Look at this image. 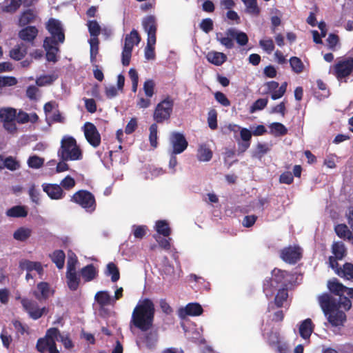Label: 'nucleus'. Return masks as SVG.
<instances>
[{
  "instance_id": "1",
  "label": "nucleus",
  "mask_w": 353,
  "mask_h": 353,
  "mask_svg": "<svg viewBox=\"0 0 353 353\" xmlns=\"http://www.w3.org/2000/svg\"><path fill=\"white\" fill-rule=\"evenodd\" d=\"M154 314V304L151 299L145 298L139 301L132 313L130 328L134 327L141 332L150 331L153 327Z\"/></svg>"
},
{
  "instance_id": "2",
  "label": "nucleus",
  "mask_w": 353,
  "mask_h": 353,
  "mask_svg": "<svg viewBox=\"0 0 353 353\" xmlns=\"http://www.w3.org/2000/svg\"><path fill=\"white\" fill-rule=\"evenodd\" d=\"M57 154L62 161H77L83 157L82 151L72 137H65L62 139Z\"/></svg>"
},
{
  "instance_id": "3",
  "label": "nucleus",
  "mask_w": 353,
  "mask_h": 353,
  "mask_svg": "<svg viewBox=\"0 0 353 353\" xmlns=\"http://www.w3.org/2000/svg\"><path fill=\"white\" fill-rule=\"evenodd\" d=\"M173 108V99L170 96H167L157 105L153 113L154 121L157 123H163L168 121L172 115Z\"/></svg>"
},
{
  "instance_id": "4",
  "label": "nucleus",
  "mask_w": 353,
  "mask_h": 353,
  "mask_svg": "<svg viewBox=\"0 0 353 353\" xmlns=\"http://www.w3.org/2000/svg\"><path fill=\"white\" fill-rule=\"evenodd\" d=\"M70 201L78 204L89 213L93 212L97 208V202L94 194L85 190H80L76 192L71 196Z\"/></svg>"
},
{
  "instance_id": "5",
  "label": "nucleus",
  "mask_w": 353,
  "mask_h": 353,
  "mask_svg": "<svg viewBox=\"0 0 353 353\" xmlns=\"http://www.w3.org/2000/svg\"><path fill=\"white\" fill-rule=\"evenodd\" d=\"M21 303L23 310L28 314L29 316L34 320L40 319L43 314H46L48 312V307H39L35 301L28 298L21 299Z\"/></svg>"
},
{
  "instance_id": "6",
  "label": "nucleus",
  "mask_w": 353,
  "mask_h": 353,
  "mask_svg": "<svg viewBox=\"0 0 353 353\" xmlns=\"http://www.w3.org/2000/svg\"><path fill=\"white\" fill-rule=\"evenodd\" d=\"M169 140L172 145L171 152L174 154H181L188 146V142L184 134L179 132H171Z\"/></svg>"
},
{
  "instance_id": "7",
  "label": "nucleus",
  "mask_w": 353,
  "mask_h": 353,
  "mask_svg": "<svg viewBox=\"0 0 353 353\" xmlns=\"http://www.w3.org/2000/svg\"><path fill=\"white\" fill-rule=\"evenodd\" d=\"M353 72V57H347L339 61L334 67V72L338 80L351 74Z\"/></svg>"
},
{
  "instance_id": "8",
  "label": "nucleus",
  "mask_w": 353,
  "mask_h": 353,
  "mask_svg": "<svg viewBox=\"0 0 353 353\" xmlns=\"http://www.w3.org/2000/svg\"><path fill=\"white\" fill-rule=\"evenodd\" d=\"M281 259L287 263L295 264L302 258V250L299 246H288L280 252Z\"/></svg>"
},
{
  "instance_id": "9",
  "label": "nucleus",
  "mask_w": 353,
  "mask_h": 353,
  "mask_svg": "<svg viewBox=\"0 0 353 353\" xmlns=\"http://www.w3.org/2000/svg\"><path fill=\"white\" fill-rule=\"evenodd\" d=\"M46 29L51 34L46 38H53L56 41L63 43L65 41V34L61 22L54 18H50L46 23Z\"/></svg>"
},
{
  "instance_id": "10",
  "label": "nucleus",
  "mask_w": 353,
  "mask_h": 353,
  "mask_svg": "<svg viewBox=\"0 0 353 353\" xmlns=\"http://www.w3.org/2000/svg\"><path fill=\"white\" fill-rule=\"evenodd\" d=\"M84 135L87 141L94 148L101 143V135L97 127L90 122H86L83 126Z\"/></svg>"
},
{
  "instance_id": "11",
  "label": "nucleus",
  "mask_w": 353,
  "mask_h": 353,
  "mask_svg": "<svg viewBox=\"0 0 353 353\" xmlns=\"http://www.w3.org/2000/svg\"><path fill=\"white\" fill-rule=\"evenodd\" d=\"M59 43L60 42L56 41L53 38H45L43 46L46 52V58L48 61L56 63L58 61L57 54L59 50Z\"/></svg>"
},
{
  "instance_id": "12",
  "label": "nucleus",
  "mask_w": 353,
  "mask_h": 353,
  "mask_svg": "<svg viewBox=\"0 0 353 353\" xmlns=\"http://www.w3.org/2000/svg\"><path fill=\"white\" fill-rule=\"evenodd\" d=\"M319 305L324 312L327 315L331 312L337 310V299L328 293H324L319 296Z\"/></svg>"
},
{
  "instance_id": "13",
  "label": "nucleus",
  "mask_w": 353,
  "mask_h": 353,
  "mask_svg": "<svg viewBox=\"0 0 353 353\" xmlns=\"http://www.w3.org/2000/svg\"><path fill=\"white\" fill-rule=\"evenodd\" d=\"M37 300L41 302L47 300L51 295L54 294V290L50 289L48 283L41 281L37 285V290L32 292Z\"/></svg>"
},
{
  "instance_id": "14",
  "label": "nucleus",
  "mask_w": 353,
  "mask_h": 353,
  "mask_svg": "<svg viewBox=\"0 0 353 353\" xmlns=\"http://www.w3.org/2000/svg\"><path fill=\"white\" fill-rule=\"evenodd\" d=\"M142 25L144 30L147 32V39H157V22L155 17L152 15L147 16L143 19Z\"/></svg>"
},
{
  "instance_id": "15",
  "label": "nucleus",
  "mask_w": 353,
  "mask_h": 353,
  "mask_svg": "<svg viewBox=\"0 0 353 353\" xmlns=\"http://www.w3.org/2000/svg\"><path fill=\"white\" fill-rule=\"evenodd\" d=\"M42 186L43 191L51 199H61L65 195L62 188L58 184H43Z\"/></svg>"
},
{
  "instance_id": "16",
  "label": "nucleus",
  "mask_w": 353,
  "mask_h": 353,
  "mask_svg": "<svg viewBox=\"0 0 353 353\" xmlns=\"http://www.w3.org/2000/svg\"><path fill=\"white\" fill-rule=\"evenodd\" d=\"M38 29L35 26H28L19 32V37L26 42L34 44V39L38 35Z\"/></svg>"
},
{
  "instance_id": "17",
  "label": "nucleus",
  "mask_w": 353,
  "mask_h": 353,
  "mask_svg": "<svg viewBox=\"0 0 353 353\" xmlns=\"http://www.w3.org/2000/svg\"><path fill=\"white\" fill-rule=\"evenodd\" d=\"M203 312V307L198 303H190L183 308H181L179 314L181 316H199Z\"/></svg>"
},
{
  "instance_id": "18",
  "label": "nucleus",
  "mask_w": 353,
  "mask_h": 353,
  "mask_svg": "<svg viewBox=\"0 0 353 353\" xmlns=\"http://www.w3.org/2000/svg\"><path fill=\"white\" fill-rule=\"evenodd\" d=\"M19 268L26 270L27 272L35 270L41 276L43 274V268L40 262L32 261L28 259L19 262Z\"/></svg>"
},
{
  "instance_id": "19",
  "label": "nucleus",
  "mask_w": 353,
  "mask_h": 353,
  "mask_svg": "<svg viewBox=\"0 0 353 353\" xmlns=\"http://www.w3.org/2000/svg\"><path fill=\"white\" fill-rule=\"evenodd\" d=\"M240 137L243 142L239 143L238 152H245L250 146V141L252 139V132L248 128H243L240 130Z\"/></svg>"
},
{
  "instance_id": "20",
  "label": "nucleus",
  "mask_w": 353,
  "mask_h": 353,
  "mask_svg": "<svg viewBox=\"0 0 353 353\" xmlns=\"http://www.w3.org/2000/svg\"><path fill=\"white\" fill-rule=\"evenodd\" d=\"M327 316L328 322L333 327L343 325L344 322L346 321V314L344 312L339 310L331 312Z\"/></svg>"
},
{
  "instance_id": "21",
  "label": "nucleus",
  "mask_w": 353,
  "mask_h": 353,
  "mask_svg": "<svg viewBox=\"0 0 353 353\" xmlns=\"http://www.w3.org/2000/svg\"><path fill=\"white\" fill-rule=\"evenodd\" d=\"M314 329V325L310 319H306L301 322L299 332L303 339H309Z\"/></svg>"
},
{
  "instance_id": "22",
  "label": "nucleus",
  "mask_w": 353,
  "mask_h": 353,
  "mask_svg": "<svg viewBox=\"0 0 353 353\" xmlns=\"http://www.w3.org/2000/svg\"><path fill=\"white\" fill-rule=\"evenodd\" d=\"M207 60L212 64L220 66L227 61V56L216 51H210L206 55Z\"/></svg>"
},
{
  "instance_id": "23",
  "label": "nucleus",
  "mask_w": 353,
  "mask_h": 353,
  "mask_svg": "<svg viewBox=\"0 0 353 353\" xmlns=\"http://www.w3.org/2000/svg\"><path fill=\"white\" fill-rule=\"evenodd\" d=\"M22 0H4L0 4L1 10L4 12L14 13L21 6Z\"/></svg>"
},
{
  "instance_id": "24",
  "label": "nucleus",
  "mask_w": 353,
  "mask_h": 353,
  "mask_svg": "<svg viewBox=\"0 0 353 353\" xmlns=\"http://www.w3.org/2000/svg\"><path fill=\"white\" fill-rule=\"evenodd\" d=\"M334 231L339 238L351 241L353 244L352 232L345 224L336 225Z\"/></svg>"
},
{
  "instance_id": "25",
  "label": "nucleus",
  "mask_w": 353,
  "mask_h": 353,
  "mask_svg": "<svg viewBox=\"0 0 353 353\" xmlns=\"http://www.w3.org/2000/svg\"><path fill=\"white\" fill-rule=\"evenodd\" d=\"M290 274L287 271L282 270L276 268H275L272 271V279L274 280V283L278 285L281 284V285L286 287V278Z\"/></svg>"
},
{
  "instance_id": "26",
  "label": "nucleus",
  "mask_w": 353,
  "mask_h": 353,
  "mask_svg": "<svg viewBox=\"0 0 353 353\" xmlns=\"http://www.w3.org/2000/svg\"><path fill=\"white\" fill-rule=\"evenodd\" d=\"M98 272L93 264H89L81 270V275L85 282L94 280L97 276Z\"/></svg>"
},
{
  "instance_id": "27",
  "label": "nucleus",
  "mask_w": 353,
  "mask_h": 353,
  "mask_svg": "<svg viewBox=\"0 0 353 353\" xmlns=\"http://www.w3.org/2000/svg\"><path fill=\"white\" fill-rule=\"evenodd\" d=\"M28 47L23 43L15 46L10 51V56L12 59L19 61L27 54Z\"/></svg>"
},
{
  "instance_id": "28",
  "label": "nucleus",
  "mask_w": 353,
  "mask_h": 353,
  "mask_svg": "<svg viewBox=\"0 0 353 353\" xmlns=\"http://www.w3.org/2000/svg\"><path fill=\"white\" fill-rule=\"evenodd\" d=\"M216 39L227 49H232L234 46V38L228 35V29L225 33L216 32Z\"/></svg>"
},
{
  "instance_id": "29",
  "label": "nucleus",
  "mask_w": 353,
  "mask_h": 353,
  "mask_svg": "<svg viewBox=\"0 0 353 353\" xmlns=\"http://www.w3.org/2000/svg\"><path fill=\"white\" fill-rule=\"evenodd\" d=\"M327 288L332 293L339 296L343 295L345 292V289H347V287L341 283L336 278L328 281Z\"/></svg>"
},
{
  "instance_id": "30",
  "label": "nucleus",
  "mask_w": 353,
  "mask_h": 353,
  "mask_svg": "<svg viewBox=\"0 0 353 353\" xmlns=\"http://www.w3.org/2000/svg\"><path fill=\"white\" fill-rule=\"evenodd\" d=\"M66 279L70 290L72 291L77 290L80 283V276L77 274V270L67 271Z\"/></svg>"
},
{
  "instance_id": "31",
  "label": "nucleus",
  "mask_w": 353,
  "mask_h": 353,
  "mask_svg": "<svg viewBox=\"0 0 353 353\" xmlns=\"http://www.w3.org/2000/svg\"><path fill=\"white\" fill-rule=\"evenodd\" d=\"M228 34L236 39L240 46H245L248 42V37L243 32H239L235 28H230L228 29Z\"/></svg>"
},
{
  "instance_id": "32",
  "label": "nucleus",
  "mask_w": 353,
  "mask_h": 353,
  "mask_svg": "<svg viewBox=\"0 0 353 353\" xmlns=\"http://www.w3.org/2000/svg\"><path fill=\"white\" fill-rule=\"evenodd\" d=\"M272 277L266 278L263 281V291L268 299H270L274 294L275 290L278 288Z\"/></svg>"
},
{
  "instance_id": "33",
  "label": "nucleus",
  "mask_w": 353,
  "mask_h": 353,
  "mask_svg": "<svg viewBox=\"0 0 353 353\" xmlns=\"http://www.w3.org/2000/svg\"><path fill=\"white\" fill-rule=\"evenodd\" d=\"M6 214L9 217L23 218L27 216L28 211L25 206L15 205L8 209Z\"/></svg>"
},
{
  "instance_id": "34",
  "label": "nucleus",
  "mask_w": 353,
  "mask_h": 353,
  "mask_svg": "<svg viewBox=\"0 0 353 353\" xmlns=\"http://www.w3.org/2000/svg\"><path fill=\"white\" fill-rule=\"evenodd\" d=\"M52 261L55 263L59 269H62L65 263V254L61 250H56L52 254H50Z\"/></svg>"
},
{
  "instance_id": "35",
  "label": "nucleus",
  "mask_w": 353,
  "mask_h": 353,
  "mask_svg": "<svg viewBox=\"0 0 353 353\" xmlns=\"http://www.w3.org/2000/svg\"><path fill=\"white\" fill-rule=\"evenodd\" d=\"M141 41V37L136 30H132L129 34H127L125 38V43L123 47H128L133 49L134 45L139 44Z\"/></svg>"
},
{
  "instance_id": "36",
  "label": "nucleus",
  "mask_w": 353,
  "mask_h": 353,
  "mask_svg": "<svg viewBox=\"0 0 353 353\" xmlns=\"http://www.w3.org/2000/svg\"><path fill=\"white\" fill-rule=\"evenodd\" d=\"M105 274L106 276H110L111 281L114 283L117 282L120 279L119 270L117 265L113 262H110L107 264Z\"/></svg>"
},
{
  "instance_id": "37",
  "label": "nucleus",
  "mask_w": 353,
  "mask_h": 353,
  "mask_svg": "<svg viewBox=\"0 0 353 353\" xmlns=\"http://www.w3.org/2000/svg\"><path fill=\"white\" fill-rule=\"evenodd\" d=\"M196 156L200 161H209L212 157V152L205 144H202L198 149Z\"/></svg>"
},
{
  "instance_id": "38",
  "label": "nucleus",
  "mask_w": 353,
  "mask_h": 353,
  "mask_svg": "<svg viewBox=\"0 0 353 353\" xmlns=\"http://www.w3.org/2000/svg\"><path fill=\"white\" fill-rule=\"evenodd\" d=\"M94 299L101 307L109 305L112 303V298L107 291L97 292L94 296Z\"/></svg>"
},
{
  "instance_id": "39",
  "label": "nucleus",
  "mask_w": 353,
  "mask_h": 353,
  "mask_svg": "<svg viewBox=\"0 0 353 353\" xmlns=\"http://www.w3.org/2000/svg\"><path fill=\"white\" fill-rule=\"evenodd\" d=\"M36 14L34 13V10L31 9H28L26 11H24L23 13H21L19 23L20 26H27L29 23H32L35 18H36Z\"/></svg>"
},
{
  "instance_id": "40",
  "label": "nucleus",
  "mask_w": 353,
  "mask_h": 353,
  "mask_svg": "<svg viewBox=\"0 0 353 353\" xmlns=\"http://www.w3.org/2000/svg\"><path fill=\"white\" fill-rule=\"evenodd\" d=\"M336 274L347 280H353V264L345 263L343 268H339V270H336Z\"/></svg>"
},
{
  "instance_id": "41",
  "label": "nucleus",
  "mask_w": 353,
  "mask_h": 353,
  "mask_svg": "<svg viewBox=\"0 0 353 353\" xmlns=\"http://www.w3.org/2000/svg\"><path fill=\"white\" fill-rule=\"evenodd\" d=\"M245 6V12L252 16H258L261 10L257 4L256 0H241Z\"/></svg>"
},
{
  "instance_id": "42",
  "label": "nucleus",
  "mask_w": 353,
  "mask_h": 353,
  "mask_svg": "<svg viewBox=\"0 0 353 353\" xmlns=\"http://www.w3.org/2000/svg\"><path fill=\"white\" fill-rule=\"evenodd\" d=\"M270 133L274 137H281L288 134L287 128L281 123L274 122L270 125Z\"/></svg>"
},
{
  "instance_id": "43",
  "label": "nucleus",
  "mask_w": 353,
  "mask_h": 353,
  "mask_svg": "<svg viewBox=\"0 0 353 353\" xmlns=\"http://www.w3.org/2000/svg\"><path fill=\"white\" fill-rule=\"evenodd\" d=\"M31 229L20 227L14 232L13 238L19 241H25L31 236Z\"/></svg>"
},
{
  "instance_id": "44",
  "label": "nucleus",
  "mask_w": 353,
  "mask_h": 353,
  "mask_svg": "<svg viewBox=\"0 0 353 353\" xmlns=\"http://www.w3.org/2000/svg\"><path fill=\"white\" fill-rule=\"evenodd\" d=\"M156 230L164 237H168L171 234V229L168 223L165 220H159L156 222Z\"/></svg>"
},
{
  "instance_id": "45",
  "label": "nucleus",
  "mask_w": 353,
  "mask_h": 353,
  "mask_svg": "<svg viewBox=\"0 0 353 353\" xmlns=\"http://www.w3.org/2000/svg\"><path fill=\"white\" fill-rule=\"evenodd\" d=\"M332 252L338 259H343L346 255V249L343 242H335L332 246Z\"/></svg>"
},
{
  "instance_id": "46",
  "label": "nucleus",
  "mask_w": 353,
  "mask_h": 353,
  "mask_svg": "<svg viewBox=\"0 0 353 353\" xmlns=\"http://www.w3.org/2000/svg\"><path fill=\"white\" fill-rule=\"evenodd\" d=\"M54 343L55 340L48 339L46 337L40 338L37 342L36 348L38 352L44 353L46 350H49L52 343Z\"/></svg>"
},
{
  "instance_id": "47",
  "label": "nucleus",
  "mask_w": 353,
  "mask_h": 353,
  "mask_svg": "<svg viewBox=\"0 0 353 353\" xmlns=\"http://www.w3.org/2000/svg\"><path fill=\"white\" fill-rule=\"evenodd\" d=\"M157 39H147V46L144 50L145 58L148 60H153L155 59L156 54L154 51V46Z\"/></svg>"
},
{
  "instance_id": "48",
  "label": "nucleus",
  "mask_w": 353,
  "mask_h": 353,
  "mask_svg": "<svg viewBox=\"0 0 353 353\" xmlns=\"http://www.w3.org/2000/svg\"><path fill=\"white\" fill-rule=\"evenodd\" d=\"M149 141L150 146L153 148H157L158 146V137H157V132H158V125L157 123H152L150 128H149Z\"/></svg>"
},
{
  "instance_id": "49",
  "label": "nucleus",
  "mask_w": 353,
  "mask_h": 353,
  "mask_svg": "<svg viewBox=\"0 0 353 353\" xmlns=\"http://www.w3.org/2000/svg\"><path fill=\"white\" fill-rule=\"evenodd\" d=\"M290 65L294 72L300 74L304 70V65L300 58L297 57H292L290 60Z\"/></svg>"
},
{
  "instance_id": "50",
  "label": "nucleus",
  "mask_w": 353,
  "mask_h": 353,
  "mask_svg": "<svg viewBox=\"0 0 353 353\" xmlns=\"http://www.w3.org/2000/svg\"><path fill=\"white\" fill-rule=\"evenodd\" d=\"M16 117V110L14 108H8L0 110V118L6 122L13 121Z\"/></svg>"
},
{
  "instance_id": "51",
  "label": "nucleus",
  "mask_w": 353,
  "mask_h": 353,
  "mask_svg": "<svg viewBox=\"0 0 353 353\" xmlns=\"http://www.w3.org/2000/svg\"><path fill=\"white\" fill-rule=\"evenodd\" d=\"M288 297V293L286 288H283L279 289L275 298H274V303L277 307H281L283 305V303L287 300Z\"/></svg>"
},
{
  "instance_id": "52",
  "label": "nucleus",
  "mask_w": 353,
  "mask_h": 353,
  "mask_svg": "<svg viewBox=\"0 0 353 353\" xmlns=\"http://www.w3.org/2000/svg\"><path fill=\"white\" fill-rule=\"evenodd\" d=\"M145 334L144 335L143 341L145 343L146 346L151 349L154 347L158 336L156 332H145Z\"/></svg>"
},
{
  "instance_id": "53",
  "label": "nucleus",
  "mask_w": 353,
  "mask_h": 353,
  "mask_svg": "<svg viewBox=\"0 0 353 353\" xmlns=\"http://www.w3.org/2000/svg\"><path fill=\"white\" fill-rule=\"evenodd\" d=\"M4 168H7L10 171H15L20 168V162L16 159V158L9 156L5 158L4 160Z\"/></svg>"
},
{
  "instance_id": "54",
  "label": "nucleus",
  "mask_w": 353,
  "mask_h": 353,
  "mask_svg": "<svg viewBox=\"0 0 353 353\" xmlns=\"http://www.w3.org/2000/svg\"><path fill=\"white\" fill-rule=\"evenodd\" d=\"M87 26L90 37H99L101 26L96 20L88 21Z\"/></svg>"
},
{
  "instance_id": "55",
  "label": "nucleus",
  "mask_w": 353,
  "mask_h": 353,
  "mask_svg": "<svg viewBox=\"0 0 353 353\" xmlns=\"http://www.w3.org/2000/svg\"><path fill=\"white\" fill-rule=\"evenodd\" d=\"M44 159L37 155H33L29 157L28 160V165L31 168L38 169L43 166Z\"/></svg>"
},
{
  "instance_id": "56",
  "label": "nucleus",
  "mask_w": 353,
  "mask_h": 353,
  "mask_svg": "<svg viewBox=\"0 0 353 353\" xmlns=\"http://www.w3.org/2000/svg\"><path fill=\"white\" fill-rule=\"evenodd\" d=\"M268 103V99H259L256 100L253 104L250 106V112L254 113L256 111L261 110L264 109Z\"/></svg>"
},
{
  "instance_id": "57",
  "label": "nucleus",
  "mask_w": 353,
  "mask_h": 353,
  "mask_svg": "<svg viewBox=\"0 0 353 353\" xmlns=\"http://www.w3.org/2000/svg\"><path fill=\"white\" fill-rule=\"evenodd\" d=\"M352 307V302L349 298L341 295L339 299H337V310L340 308H343L345 310H349Z\"/></svg>"
},
{
  "instance_id": "58",
  "label": "nucleus",
  "mask_w": 353,
  "mask_h": 353,
  "mask_svg": "<svg viewBox=\"0 0 353 353\" xmlns=\"http://www.w3.org/2000/svg\"><path fill=\"white\" fill-rule=\"evenodd\" d=\"M208 123L211 130H216L217 128V112L216 110L212 109L209 111Z\"/></svg>"
},
{
  "instance_id": "59",
  "label": "nucleus",
  "mask_w": 353,
  "mask_h": 353,
  "mask_svg": "<svg viewBox=\"0 0 353 353\" xmlns=\"http://www.w3.org/2000/svg\"><path fill=\"white\" fill-rule=\"evenodd\" d=\"M154 86L155 83L152 79H148L144 82L143 90L147 97L151 98L153 96Z\"/></svg>"
},
{
  "instance_id": "60",
  "label": "nucleus",
  "mask_w": 353,
  "mask_h": 353,
  "mask_svg": "<svg viewBox=\"0 0 353 353\" xmlns=\"http://www.w3.org/2000/svg\"><path fill=\"white\" fill-rule=\"evenodd\" d=\"M133 235L136 239H142L146 234V225H133Z\"/></svg>"
},
{
  "instance_id": "61",
  "label": "nucleus",
  "mask_w": 353,
  "mask_h": 353,
  "mask_svg": "<svg viewBox=\"0 0 353 353\" xmlns=\"http://www.w3.org/2000/svg\"><path fill=\"white\" fill-rule=\"evenodd\" d=\"M259 45L268 54L274 50V44L271 39L260 40Z\"/></svg>"
},
{
  "instance_id": "62",
  "label": "nucleus",
  "mask_w": 353,
  "mask_h": 353,
  "mask_svg": "<svg viewBox=\"0 0 353 353\" xmlns=\"http://www.w3.org/2000/svg\"><path fill=\"white\" fill-rule=\"evenodd\" d=\"M75 180L70 176L68 175L60 183V186L66 190H70L75 186Z\"/></svg>"
},
{
  "instance_id": "63",
  "label": "nucleus",
  "mask_w": 353,
  "mask_h": 353,
  "mask_svg": "<svg viewBox=\"0 0 353 353\" xmlns=\"http://www.w3.org/2000/svg\"><path fill=\"white\" fill-rule=\"evenodd\" d=\"M199 27L204 32L209 33L213 30V21L210 18L204 19L200 23Z\"/></svg>"
},
{
  "instance_id": "64",
  "label": "nucleus",
  "mask_w": 353,
  "mask_h": 353,
  "mask_svg": "<svg viewBox=\"0 0 353 353\" xmlns=\"http://www.w3.org/2000/svg\"><path fill=\"white\" fill-rule=\"evenodd\" d=\"M268 343L270 346L277 345L280 343V334L277 332L271 331L268 334Z\"/></svg>"
}]
</instances>
